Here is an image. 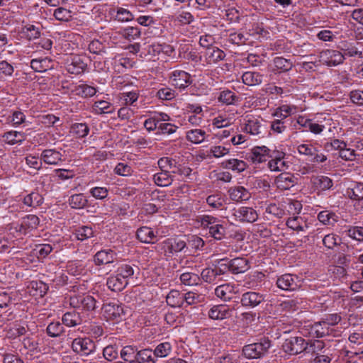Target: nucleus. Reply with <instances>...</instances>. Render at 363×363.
<instances>
[{"label": "nucleus", "instance_id": "nucleus-55", "mask_svg": "<svg viewBox=\"0 0 363 363\" xmlns=\"http://www.w3.org/2000/svg\"><path fill=\"white\" fill-rule=\"evenodd\" d=\"M274 67L282 72H287L292 69L293 63L282 57H277L274 59Z\"/></svg>", "mask_w": 363, "mask_h": 363}, {"label": "nucleus", "instance_id": "nucleus-20", "mask_svg": "<svg viewBox=\"0 0 363 363\" xmlns=\"http://www.w3.org/2000/svg\"><path fill=\"white\" fill-rule=\"evenodd\" d=\"M340 238L335 234L330 233L325 235L323 238V244L328 249H333L335 247L338 246V250L345 252V249H348L349 247L345 243L340 242Z\"/></svg>", "mask_w": 363, "mask_h": 363}, {"label": "nucleus", "instance_id": "nucleus-11", "mask_svg": "<svg viewBox=\"0 0 363 363\" xmlns=\"http://www.w3.org/2000/svg\"><path fill=\"white\" fill-rule=\"evenodd\" d=\"M104 312L107 318L119 321L125 314L124 308L116 302H109L103 306Z\"/></svg>", "mask_w": 363, "mask_h": 363}, {"label": "nucleus", "instance_id": "nucleus-51", "mask_svg": "<svg viewBox=\"0 0 363 363\" xmlns=\"http://www.w3.org/2000/svg\"><path fill=\"white\" fill-rule=\"evenodd\" d=\"M71 130L77 138L86 137L89 133V128L86 123H74L71 127Z\"/></svg>", "mask_w": 363, "mask_h": 363}, {"label": "nucleus", "instance_id": "nucleus-44", "mask_svg": "<svg viewBox=\"0 0 363 363\" xmlns=\"http://www.w3.org/2000/svg\"><path fill=\"white\" fill-rule=\"evenodd\" d=\"M201 278L195 273L184 272L180 275L181 282L186 286H195L200 281Z\"/></svg>", "mask_w": 363, "mask_h": 363}, {"label": "nucleus", "instance_id": "nucleus-31", "mask_svg": "<svg viewBox=\"0 0 363 363\" xmlns=\"http://www.w3.org/2000/svg\"><path fill=\"white\" fill-rule=\"evenodd\" d=\"M313 186L318 190L325 191L330 189L333 186V180L327 176H317L313 179Z\"/></svg>", "mask_w": 363, "mask_h": 363}, {"label": "nucleus", "instance_id": "nucleus-15", "mask_svg": "<svg viewBox=\"0 0 363 363\" xmlns=\"http://www.w3.org/2000/svg\"><path fill=\"white\" fill-rule=\"evenodd\" d=\"M298 181V178L289 172H282L275 179V183L278 188L289 189L293 187Z\"/></svg>", "mask_w": 363, "mask_h": 363}, {"label": "nucleus", "instance_id": "nucleus-2", "mask_svg": "<svg viewBox=\"0 0 363 363\" xmlns=\"http://www.w3.org/2000/svg\"><path fill=\"white\" fill-rule=\"evenodd\" d=\"M157 247L166 257H171L181 252L184 253L187 252L184 236L167 238L159 243Z\"/></svg>", "mask_w": 363, "mask_h": 363}, {"label": "nucleus", "instance_id": "nucleus-48", "mask_svg": "<svg viewBox=\"0 0 363 363\" xmlns=\"http://www.w3.org/2000/svg\"><path fill=\"white\" fill-rule=\"evenodd\" d=\"M75 235L77 240L83 241L94 236V230L91 227L84 225L79 227L75 230Z\"/></svg>", "mask_w": 363, "mask_h": 363}, {"label": "nucleus", "instance_id": "nucleus-58", "mask_svg": "<svg viewBox=\"0 0 363 363\" xmlns=\"http://www.w3.org/2000/svg\"><path fill=\"white\" fill-rule=\"evenodd\" d=\"M209 233L218 240H221L225 235V228L219 223L209 226Z\"/></svg>", "mask_w": 363, "mask_h": 363}, {"label": "nucleus", "instance_id": "nucleus-40", "mask_svg": "<svg viewBox=\"0 0 363 363\" xmlns=\"http://www.w3.org/2000/svg\"><path fill=\"white\" fill-rule=\"evenodd\" d=\"M345 235L358 242H363V226H348Z\"/></svg>", "mask_w": 363, "mask_h": 363}, {"label": "nucleus", "instance_id": "nucleus-29", "mask_svg": "<svg viewBox=\"0 0 363 363\" xmlns=\"http://www.w3.org/2000/svg\"><path fill=\"white\" fill-rule=\"evenodd\" d=\"M242 82L247 86H256L262 82L263 75L256 72H245L242 76Z\"/></svg>", "mask_w": 363, "mask_h": 363}, {"label": "nucleus", "instance_id": "nucleus-1", "mask_svg": "<svg viewBox=\"0 0 363 363\" xmlns=\"http://www.w3.org/2000/svg\"><path fill=\"white\" fill-rule=\"evenodd\" d=\"M271 346V340L266 337L261 338L259 342L245 345L242 354L248 359H260L268 354Z\"/></svg>", "mask_w": 363, "mask_h": 363}, {"label": "nucleus", "instance_id": "nucleus-42", "mask_svg": "<svg viewBox=\"0 0 363 363\" xmlns=\"http://www.w3.org/2000/svg\"><path fill=\"white\" fill-rule=\"evenodd\" d=\"M245 130L253 135H259L262 133V126L257 119H249L245 124Z\"/></svg>", "mask_w": 363, "mask_h": 363}, {"label": "nucleus", "instance_id": "nucleus-62", "mask_svg": "<svg viewBox=\"0 0 363 363\" xmlns=\"http://www.w3.org/2000/svg\"><path fill=\"white\" fill-rule=\"evenodd\" d=\"M53 16L60 21H69L72 18L71 11L63 7H59L54 11Z\"/></svg>", "mask_w": 363, "mask_h": 363}, {"label": "nucleus", "instance_id": "nucleus-30", "mask_svg": "<svg viewBox=\"0 0 363 363\" xmlns=\"http://www.w3.org/2000/svg\"><path fill=\"white\" fill-rule=\"evenodd\" d=\"M183 294L177 290H172L166 297L167 303L172 308L183 307Z\"/></svg>", "mask_w": 363, "mask_h": 363}, {"label": "nucleus", "instance_id": "nucleus-49", "mask_svg": "<svg viewBox=\"0 0 363 363\" xmlns=\"http://www.w3.org/2000/svg\"><path fill=\"white\" fill-rule=\"evenodd\" d=\"M340 250L339 254L337 255L335 262L340 266L337 268V272L340 274H345V269L343 266H347L351 262V256L350 255H345Z\"/></svg>", "mask_w": 363, "mask_h": 363}, {"label": "nucleus", "instance_id": "nucleus-64", "mask_svg": "<svg viewBox=\"0 0 363 363\" xmlns=\"http://www.w3.org/2000/svg\"><path fill=\"white\" fill-rule=\"evenodd\" d=\"M122 35L127 40H132L140 35V30L138 27H128L123 30Z\"/></svg>", "mask_w": 363, "mask_h": 363}, {"label": "nucleus", "instance_id": "nucleus-8", "mask_svg": "<svg viewBox=\"0 0 363 363\" xmlns=\"http://www.w3.org/2000/svg\"><path fill=\"white\" fill-rule=\"evenodd\" d=\"M265 301V295L256 291H247L242 294L240 303L246 308H255Z\"/></svg>", "mask_w": 363, "mask_h": 363}, {"label": "nucleus", "instance_id": "nucleus-60", "mask_svg": "<svg viewBox=\"0 0 363 363\" xmlns=\"http://www.w3.org/2000/svg\"><path fill=\"white\" fill-rule=\"evenodd\" d=\"M76 94L82 97L92 96L96 94V89L87 84H80L76 87Z\"/></svg>", "mask_w": 363, "mask_h": 363}, {"label": "nucleus", "instance_id": "nucleus-45", "mask_svg": "<svg viewBox=\"0 0 363 363\" xmlns=\"http://www.w3.org/2000/svg\"><path fill=\"white\" fill-rule=\"evenodd\" d=\"M239 97L233 91L230 90H224L220 93L218 101L226 105L234 104L238 101Z\"/></svg>", "mask_w": 363, "mask_h": 363}, {"label": "nucleus", "instance_id": "nucleus-32", "mask_svg": "<svg viewBox=\"0 0 363 363\" xmlns=\"http://www.w3.org/2000/svg\"><path fill=\"white\" fill-rule=\"evenodd\" d=\"M3 138L9 145L21 144L26 140L25 133L18 131H9L4 133Z\"/></svg>", "mask_w": 363, "mask_h": 363}, {"label": "nucleus", "instance_id": "nucleus-17", "mask_svg": "<svg viewBox=\"0 0 363 363\" xmlns=\"http://www.w3.org/2000/svg\"><path fill=\"white\" fill-rule=\"evenodd\" d=\"M116 253L112 250H102L94 255V263L96 265H104L112 263L116 259Z\"/></svg>", "mask_w": 363, "mask_h": 363}, {"label": "nucleus", "instance_id": "nucleus-22", "mask_svg": "<svg viewBox=\"0 0 363 363\" xmlns=\"http://www.w3.org/2000/svg\"><path fill=\"white\" fill-rule=\"evenodd\" d=\"M346 195L352 200H363V183L352 182L346 189Z\"/></svg>", "mask_w": 363, "mask_h": 363}, {"label": "nucleus", "instance_id": "nucleus-13", "mask_svg": "<svg viewBox=\"0 0 363 363\" xmlns=\"http://www.w3.org/2000/svg\"><path fill=\"white\" fill-rule=\"evenodd\" d=\"M227 261L230 272L233 274L245 273L250 268L248 259L244 257H235Z\"/></svg>", "mask_w": 363, "mask_h": 363}, {"label": "nucleus", "instance_id": "nucleus-18", "mask_svg": "<svg viewBox=\"0 0 363 363\" xmlns=\"http://www.w3.org/2000/svg\"><path fill=\"white\" fill-rule=\"evenodd\" d=\"M228 194L230 199L236 202L247 201L251 197V194L249 191L241 186L230 188Z\"/></svg>", "mask_w": 363, "mask_h": 363}, {"label": "nucleus", "instance_id": "nucleus-38", "mask_svg": "<svg viewBox=\"0 0 363 363\" xmlns=\"http://www.w3.org/2000/svg\"><path fill=\"white\" fill-rule=\"evenodd\" d=\"M23 203L29 207H37L43 203V198L38 192H31L23 198Z\"/></svg>", "mask_w": 363, "mask_h": 363}, {"label": "nucleus", "instance_id": "nucleus-57", "mask_svg": "<svg viewBox=\"0 0 363 363\" xmlns=\"http://www.w3.org/2000/svg\"><path fill=\"white\" fill-rule=\"evenodd\" d=\"M292 113V108L287 105H283L276 109L273 116L281 121H289L288 117Z\"/></svg>", "mask_w": 363, "mask_h": 363}, {"label": "nucleus", "instance_id": "nucleus-59", "mask_svg": "<svg viewBox=\"0 0 363 363\" xmlns=\"http://www.w3.org/2000/svg\"><path fill=\"white\" fill-rule=\"evenodd\" d=\"M94 109L97 114L110 113L113 112L111 104L106 101H96L94 105Z\"/></svg>", "mask_w": 363, "mask_h": 363}, {"label": "nucleus", "instance_id": "nucleus-24", "mask_svg": "<svg viewBox=\"0 0 363 363\" xmlns=\"http://www.w3.org/2000/svg\"><path fill=\"white\" fill-rule=\"evenodd\" d=\"M86 63L79 56H74L72 61L67 66V70L74 74H79L84 72L86 68Z\"/></svg>", "mask_w": 363, "mask_h": 363}, {"label": "nucleus", "instance_id": "nucleus-14", "mask_svg": "<svg viewBox=\"0 0 363 363\" xmlns=\"http://www.w3.org/2000/svg\"><path fill=\"white\" fill-rule=\"evenodd\" d=\"M237 293V287L230 284H222L215 289L216 296L223 301L233 299Z\"/></svg>", "mask_w": 363, "mask_h": 363}, {"label": "nucleus", "instance_id": "nucleus-23", "mask_svg": "<svg viewBox=\"0 0 363 363\" xmlns=\"http://www.w3.org/2000/svg\"><path fill=\"white\" fill-rule=\"evenodd\" d=\"M62 156L60 152L54 149H47L42 152L40 160L46 164L55 165L62 160Z\"/></svg>", "mask_w": 363, "mask_h": 363}, {"label": "nucleus", "instance_id": "nucleus-37", "mask_svg": "<svg viewBox=\"0 0 363 363\" xmlns=\"http://www.w3.org/2000/svg\"><path fill=\"white\" fill-rule=\"evenodd\" d=\"M186 251L189 248L198 250H201L204 246V241L203 239L197 235L184 236Z\"/></svg>", "mask_w": 363, "mask_h": 363}, {"label": "nucleus", "instance_id": "nucleus-7", "mask_svg": "<svg viewBox=\"0 0 363 363\" xmlns=\"http://www.w3.org/2000/svg\"><path fill=\"white\" fill-rule=\"evenodd\" d=\"M234 308L227 304L213 306L208 311V316L214 320H223L232 317Z\"/></svg>", "mask_w": 363, "mask_h": 363}, {"label": "nucleus", "instance_id": "nucleus-36", "mask_svg": "<svg viewBox=\"0 0 363 363\" xmlns=\"http://www.w3.org/2000/svg\"><path fill=\"white\" fill-rule=\"evenodd\" d=\"M137 238L142 242L150 243L155 238V235L150 228L143 226L138 229Z\"/></svg>", "mask_w": 363, "mask_h": 363}, {"label": "nucleus", "instance_id": "nucleus-19", "mask_svg": "<svg viewBox=\"0 0 363 363\" xmlns=\"http://www.w3.org/2000/svg\"><path fill=\"white\" fill-rule=\"evenodd\" d=\"M270 153V150L266 146L255 147L249 155V158L253 163H262L267 161Z\"/></svg>", "mask_w": 363, "mask_h": 363}, {"label": "nucleus", "instance_id": "nucleus-52", "mask_svg": "<svg viewBox=\"0 0 363 363\" xmlns=\"http://www.w3.org/2000/svg\"><path fill=\"white\" fill-rule=\"evenodd\" d=\"M48 62H50V60L47 57L43 59H33L30 62V67L35 72H44L48 68Z\"/></svg>", "mask_w": 363, "mask_h": 363}, {"label": "nucleus", "instance_id": "nucleus-10", "mask_svg": "<svg viewBox=\"0 0 363 363\" xmlns=\"http://www.w3.org/2000/svg\"><path fill=\"white\" fill-rule=\"evenodd\" d=\"M233 216L235 220L254 223L258 218L257 211L251 207L242 206L233 210Z\"/></svg>", "mask_w": 363, "mask_h": 363}, {"label": "nucleus", "instance_id": "nucleus-27", "mask_svg": "<svg viewBox=\"0 0 363 363\" xmlns=\"http://www.w3.org/2000/svg\"><path fill=\"white\" fill-rule=\"evenodd\" d=\"M135 272H137V274L139 273V268L135 265H130L129 264H121L116 271L118 276L122 277L123 279H126L128 281L130 278L133 277Z\"/></svg>", "mask_w": 363, "mask_h": 363}, {"label": "nucleus", "instance_id": "nucleus-50", "mask_svg": "<svg viewBox=\"0 0 363 363\" xmlns=\"http://www.w3.org/2000/svg\"><path fill=\"white\" fill-rule=\"evenodd\" d=\"M205 134V131L201 129H195L188 131L186 138L190 142L199 144L204 140Z\"/></svg>", "mask_w": 363, "mask_h": 363}, {"label": "nucleus", "instance_id": "nucleus-39", "mask_svg": "<svg viewBox=\"0 0 363 363\" xmlns=\"http://www.w3.org/2000/svg\"><path fill=\"white\" fill-rule=\"evenodd\" d=\"M173 179L169 174L168 170H163L154 175L155 183L160 186H168L172 184Z\"/></svg>", "mask_w": 363, "mask_h": 363}, {"label": "nucleus", "instance_id": "nucleus-56", "mask_svg": "<svg viewBox=\"0 0 363 363\" xmlns=\"http://www.w3.org/2000/svg\"><path fill=\"white\" fill-rule=\"evenodd\" d=\"M103 355L104 357L109 362L116 359L118 357V350L117 345H108L105 347L103 350Z\"/></svg>", "mask_w": 363, "mask_h": 363}, {"label": "nucleus", "instance_id": "nucleus-53", "mask_svg": "<svg viewBox=\"0 0 363 363\" xmlns=\"http://www.w3.org/2000/svg\"><path fill=\"white\" fill-rule=\"evenodd\" d=\"M171 350L172 347L170 343L167 342L160 343L155 350H153L155 359H157V357L162 358L168 356Z\"/></svg>", "mask_w": 363, "mask_h": 363}, {"label": "nucleus", "instance_id": "nucleus-47", "mask_svg": "<svg viewBox=\"0 0 363 363\" xmlns=\"http://www.w3.org/2000/svg\"><path fill=\"white\" fill-rule=\"evenodd\" d=\"M316 328V338H322L325 336L332 335L335 332L334 329H330L326 326L324 321L322 320L318 322H315Z\"/></svg>", "mask_w": 363, "mask_h": 363}, {"label": "nucleus", "instance_id": "nucleus-43", "mask_svg": "<svg viewBox=\"0 0 363 363\" xmlns=\"http://www.w3.org/2000/svg\"><path fill=\"white\" fill-rule=\"evenodd\" d=\"M39 223L40 220L37 216L28 215L23 218L21 225L25 230H33L37 228Z\"/></svg>", "mask_w": 363, "mask_h": 363}, {"label": "nucleus", "instance_id": "nucleus-46", "mask_svg": "<svg viewBox=\"0 0 363 363\" xmlns=\"http://www.w3.org/2000/svg\"><path fill=\"white\" fill-rule=\"evenodd\" d=\"M318 219L325 225H333L337 221V216L335 213L323 211L318 213Z\"/></svg>", "mask_w": 363, "mask_h": 363}, {"label": "nucleus", "instance_id": "nucleus-3", "mask_svg": "<svg viewBox=\"0 0 363 363\" xmlns=\"http://www.w3.org/2000/svg\"><path fill=\"white\" fill-rule=\"evenodd\" d=\"M69 302L72 308L86 311H93L96 308V301L90 295L74 294L70 296Z\"/></svg>", "mask_w": 363, "mask_h": 363}, {"label": "nucleus", "instance_id": "nucleus-41", "mask_svg": "<svg viewBox=\"0 0 363 363\" xmlns=\"http://www.w3.org/2000/svg\"><path fill=\"white\" fill-rule=\"evenodd\" d=\"M206 203L212 208H219L225 204V198L220 193L212 194L206 198Z\"/></svg>", "mask_w": 363, "mask_h": 363}, {"label": "nucleus", "instance_id": "nucleus-4", "mask_svg": "<svg viewBox=\"0 0 363 363\" xmlns=\"http://www.w3.org/2000/svg\"><path fill=\"white\" fill-rule=\"evenodd\" d=\"M72 349L81 356H88L95 352L96 345L89 337H77L72 342Z\"/></svg>", "mask_w": 363, "mask_h": 363}, {"label": "nucleus", "instance_id": "nucleus-25", "mask_svg": "<svg viewBox=\"0 0 363 363\" xmlns=\"http://www.w3.org/2000/svg\"><path fill=\"white\" fill-rule=\"evenodd\" d=\"M205 57L208 64H216L224 60L225 53L218 48L213 47L206 50Z\"/></svg>", "mask_w": 363, "mask_h": 363}, {"label": "nucleus", "instance_id": "nucleus-6", "mask_svg": "<svg viewBox=\"0 0 363 363\" xmlns=\"http://www.w3.org/2000/svg\"><path fill=\"white\" fill-rule=\"evenodd\" d=\"M305 340L302 337H290L282 345L283 350L290 354L296 355L303 352Z\"/></svg>", "mask_w": 363, "mask_h": 363}, {"label": "nucleus", "instance_id": "nucleus-16", "mask_svg": "<svg viewBox=\"0 0 363 363\" xmlns=\"http://www.w3.org/2000/svg\"><path fill=\"white\" fill-rule=\"evenodd\" d=\"M62 321L63 324L68 327H74L82 324L86 320L80 313L73 311L65 313L62 316Z\"/></svg>", "mask_w": 363, "mask_h": 363}, {"label": "nucleus", "instance_id": "nucleus-33", "mask_svg": "<svg viewBox=\"0 0 363 363\" xmlns=\"http://www.w3.org/2000/svg\"><path fill=\"white\" fill-rule=\"evenodd\" d=\"M28 331L26 326L18 323H15L6 332V337L9 339H15L18 337L25 335Z\"/></svg>", "mask_w": 363, "mask_h": 363}, {"label": "nucleus", "instance_id": "nucleus-61", "mask_svg": "<svg viewBox=\"0 0 363 363\" xmlns=\"http://www.w3.org/2000/svg\"><path fill=\"white\" fill-rule=\"evenodd\" d=\"M287 121H281V119L276 118L271 122V130L277 134L283 133L287 128Z\"/></svg>", "mask_w": 363, "mask_h": 363}, {"label": "nucleus", "instance_id": "nucleus-21", "mask_svg": "<svg viewBox=\"0 0 363 363\" xmlns=\"http://www.w3.org/2000/svg\"><path fill=\"white\" fill-rule=\"evenodd\" d=\"M128 284V281L118 276L117 273H116L115 275H112L108 277L106 281L108 288L116 292L121 291L127 286Z\"/></svg>", "mask_w": 363, "mask_h": 363}, {"label": "nucleus", "instance_id": "nucleus-12", "mask_svg": "<svg viewBox=\"0 0 363 363\" xmlns=\"http://www.w3.org/2000/svg\"><path fill=\"white\" fill-rule=\"evenodd\" d=\"M170 81L172 86L184 89L191 84V75L183 70H174L171 73Z\"/></svg>", "mask_w": 363, "mask_h": 363}, {"label": "nucleus", "instance_id": "nucleus-35", "mask_svg": "<svg viewBox=\"0 0 363 363\" xmlns=\"http://www.w3.org/2000/svg\"><path fill=\"white\" fill-rule=\"evenodd\" d=\"M222 165L224 168L236 171L238 172H243L246 167V163L238 159H230L223 162Z\"/></svg>", "mask_w": 363, "mask_h": 363}, {"label": "nucleus", "instance_id": "nucleus-54", "mask_svg": "<svg viewBox=\"0 0 363 363\" xmlns=\"http://www.w3.org/2000/svg\"><path fill=\"white\" fill-rule=\"evenodd\" d=\"M46 331L50 337H57L64 332V327L59 322H52L48 325Z\"/></svg>", "mask_w": 363, "mask_h": 363}, {"label": "nucleus", "instance_id": "nucleus-9", "mask_svg": "<svg viewBox=\"0 0 363 363\" xmlns=\"http://www.w3.org/2000/svg\"><path fill=\"white\" fill-rule=\"evenodd\" d=\"M320 60L323 64L329 67L342 64L345 60V55L335 50H325L320 53Z\"/></svg>", "mask_w": 363, "mask_h": 363}, {"label": "nucleus", "instance_id": "nucleus-5", "mask_svg": "<svg viewBox=\"0 0 363 363\" xmlns=\"http://www.w3.org/2000/svg\"><path fill=\"white\" fill-rule=\"evenodd\" d=\"M276 284L281 290L295 291L301 286L302 279L295 274H284L277 278Z\"/></svg>", "mask_w": 363, "mask_h": 363}, {"label": "nucleus", "instance_id": "nucleus-63", "mask_svg": "<svg viewBox=\"0 0 363 363\" xmlns=\"http://www.w3.org/2000/svg\"><path fill=\"white\" fill-rule=\"evenodd\" d=\"M324 321L325 324L330 329H333V327L337 325L342 320V317L337 313H332L326 315L321 319Z\"/></svg>", "mask_w": 363, "mask_h": 363}, {"label": "nucleus", "instance_id": "nucleus-34", "mask_svg": "<svg viewBox=\"0 0 363 363\" xmlns=\"http://www.w3.org/2000/svg\"><path fill=\"white\" fill-rule=\"evenodd\" d=\"M156 359L151 349H143L138 350L136 363H155Z\"/></svg>", "mask_w": 363, "mask_h": 363}, {"label": "nucleus", "instance_id": "nucleus-26", "mask_svg": "<svg viewBox=\"0 0 363 363\" xmlns=\"http://www.w3.org/2000/svg\"><path fill=\"white\" fill-rule=\"evenodd\" d=\"M138 352V350L136 346L126 345L121 350L120 356L124 362L136 363Z\"/></svg>", "mask_w": 363, "mask_h": 363}, {"label": "nucleus", "instance_id": "nucleus-28", "mask_svg": "<svg viewBox=\"0 0 363 363\" xmlns=\"http://www.w3.org/2000/svg\"><path fill=\"white\" fill-rule=\"evenodd\" d=\"M68 203L72 208L83 209L88 204V199L84 194H75L69 197Z\"/></svg>", "mask_w": 363, "mask_h": 363}]
</instances>
